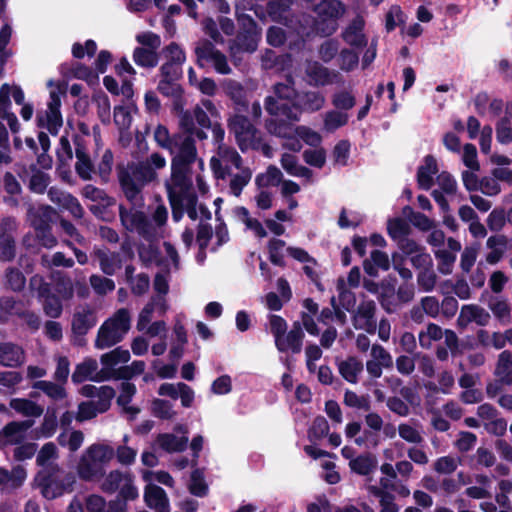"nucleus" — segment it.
<instances>
[{"label": "nucleus", "instance_id": "nucleus-62", "mask_svg": "<svg viewBox=\"0 0 512 512\" xmlns=\"http://www.w3.org/2000/svg\"><path fill=\"white\" fill-rule=\"evenodd\" d=\"M101 413L99 410V404L97 402L88 401L83 402L78 407L76 419L80 422L90 420Z\"/></svg>", "mask_w": 512, "mask_h": 512}, {"label": "nucleus", "instance_id": "nucleus-49", "mask_svg": "<svg viewBox=\"0 0 512 512\" xmlns=\"http://www.w3.org/2000/svg\"><path fill=\"white\" fill-rule=\"evenodd\" d=\"M130 360V353L124 349H114L113 351L101 356V363L106 368H112L120 363H127Z\"/></svg>", "mask_w": 512, "mask_h": 512}, {"label": "nucleus", "instance_id": "nucleus-39", "mask_svg": "<svg viewBox=\"0 0 512 512\" xmlns=\"http://www.w3.org/2000/svg\"><path fill=\"white\" fill-rule=\"evenodd\" d=\"M133 60L141 67H155L158 63V54L157 51L145 47H137L133 52Z\"/></svg>", "mask_w": 512, "mask_h": 512}, {"label": "nucleus", "instance_id": "nucleus-15", "mask_svg": "<svg viewBox=\"0 0 512 512\" xmlns=\"http://www.w3.org/2000/svg\"><path fill=\"white\" fill-rule=\"evenodd\" d=\"M198 62L201 66L212 65L220 74H229L231 69L223 53L209 42H202L196 47Z\"/></svg>", "mask_w": 512, "mask_h": 512}, {"label": "nucleus", "instance_id": "nucleus-61", "mask_svg": "<svg viewBox=\"0 0 512 512\" xmlns=\"http://www.w3.org/2000/svg\"><path fill=\"white\" fill-rule=\"evenodd\" d=\"M72 74L75 78L86 81L89 85L93 86L99 82V75L97 72L92 71L89 67L82 64H77Z\"/></svg>", "mask_w": 512, "mask_h": 512}, {"label": "nucleus", "instance_id": "nucleus-13", "mask_svg": "<svg viewBox=\"0 0 512 512\" xmlns=\"http://www.w3.org/2000/svg\"><path fill=\"white\" fill-rule=\"evenodd\" d=\"M241 157L232 148L224 144L218 145L217 155L213 156L210 161L211 168L217 178H225L231 168H239Z\"/></svg>", "mask_w": 512, "mask_h": 512}, {"label": "nucleus", "instance_id": "nucleus-24", "mask_svg": "<svg viewBox=\"0 0 512 512\" xmlns=\"http://www.w3.org/2000/svg\"><path fill=\"white\" fill-rule=\"evenodd\" d=\"M365 20L363 16H356L343 32V38L351 46L362 47L367 43V39L363 33Z\"/></svg>", "mask_w": 512, "mask_h": 512}, {"label": "nucleus", "instance_id": "nucleus-29", "mask_svg": "<svg viewBox=\"0 0 512 512\" xmlns=\"http://www.w3.org/2000/svg\"><path fill=\"white\" fill-rule=\"evenodd\" d=\"M364 271L372 277L378 275V269L387 271L390 268V260L386 253L375 250L371 253L370 259L363 263Z\"/></svg>", "mask_w": 512, "mask_h": 512}, {"label": "nucleus", "instance_id": "nucleus-26", "mask_svg": "<svg viewBox=\"0 0 512 512\" xmlns=\"http://www.w3.org/2000/svg\"><path fill=\"white\" fill-rule=\"evenodd\" d=\"M306 76L311 85L324 86L333 82L335 74L318 62H309L306 68Z\"/></svg>", "mask_w": 512, "mask_h": 512}, {"label": "nucleus", "instance_id": "nucleus-8", "mask_svg": "<svg viewBox=\"0 0 512 512\" xmlns=\"http://www.w3.org/2000/svg\"><path fill=\"white\" fill-rule=\"evenodd\" d=\"M345 6L338 0H323L320 2L316 11L319 20L316 29L323 35H331L338 27L337 20L345 14Z\"/></svg>", "mask_w": 512, "mask_h": 512}, {"label": "nucleus", "instance_id": "nucleus-20", "mask_svg": "<svg viewBox=\"0 0 512 512\" xmlns=\"http://www.w3.org/2000/svg\"><path fill=\"white\" fill-rule=\"evenodd\" d=\"M144 501L155 512H170L169 500L165 491L155 484L146 485Z\"/></svg>", "mask_w": 512, "mask_h": 512}, {"label": "nucleus", "instance_id": "nucleus-16", "mask_svg": "<svg viewBox=\"0 0 512 512\" xmlns=\"http://www.w3.org/2000/svg\"><path fill=\"white\" fill-rule=\"evenodd\" d=\"M110 373L106 369L99 370L95 359L87 358L76 365L72 374L74 383H82L86 380L101 382L109 379Z\"/></svg>", "mask_w": 512, "mask_h": 512}, {"label": "nucleus", "instance_id": "nucleus-63", "mask_svg": "<svg viewBox=\"0 0 512 512\" xmlns=\"http://www.w3.org/2000/svg\"><path fill=\"white\" fill-rule=\"evenodd\" d=\"M499 179L492 176H485L480 179V185L478 190L487 196H496L501 192V185Z\"/></svg>", "mask_w": 512, "mask_h": 512}, {"label": "nucleus", "instance_id": "nucleus-14", "mask_svg": "<svg viewBox=\"0 0 512 512\" xmlns=\"http://www.w3.org/2000/svg\"><path fill=\"white\" fill-rule=\"evenodd\" d=\"M55 211L48 206H41L37 210H29V219L37 230V236L43 246L53 247L56 243V239L47 233L49 223L52 221Z\"/></svg>", "mask_w": 512, "mask_h": 512}, {"label": "nucleus", "instance_id": "nucleus-52", "mask_svg": "<svg viewBox=\"0 0 512 512\" xmlns=\"http://www.w3.org/2000/svg\"><path fill=\"white\" fill-rule=\"evenodd\" d=\"M496 139L503 145H508L512 142V125L506 115L496 123Z\"/></svg>", "mask_w": 512, "mask_h": 512}, {"label": "nucleus", "instance_id": "nucleus-60", "mask_svg": "<svg viewBox=\"0 0 512 512\" xmlns=\"http://www.w3.org/2000/svg\"><path fill=\"white\" fill-rule=\"evenodd\" d=\"M58 450L54 443L49 442L43 445L37 455V463L40 466H46L50 464L51 461L57 459Z\"/></svg>", "mask_w": 512, "mask_h": 512}, {"label": "nucleus", "instance_id": "nucleus-18", "mask_svg": "<svg viewBox=\"0 0 512 512\" xmlns=\"http://www.w3.org/2000/svg\"><path fill=\"white\" fill-rule=\"evenodd\" d=\"M304 333L300 325L295 324L289 332L274 340L275 346L279 352L300 353L302 350V341Z\"/></svg>", "mask_w": 512, "mask_h": 512}, {"label": "nucleus", "instance_id": "nucleus-45", "mask_svg": "<svg viewBox=\"0 0 512 512\" xmlns=\"http://www.w3.org/2000/svg\"><path fill=\"white\" fill-rule=\"evenodd\" d=\"M32 387L43 391L53 400H60L66 396L65 389L61 384H56L50 381L40 380L35 382Z\"/></svg>", "mask_w": 512, "mask_h": 512}, {"label": "nucleus", "instance_id": "nucleus-38", "mask_svg": "<svg viewBox=\"0 0 512 512\" xmlns=\"http://www.w3.org/2000/svg\"><path fill=\"white\" fill-rule=\"evenodd\" d=\"M281 165L283 169L292 176L306 178L311 176V171L308 168L299 165L296 157L291 154H284L282 156Z\"/></svg>", "mask_w": 512, "mask_h": 512}, {"label": "nucleus", "instance_id": "nucleus-22", "mask_svg": "<svg viewBox=\"0 0 512 512\" xmlns=\"http://www.w3.org/2000/svg\"><path fill=\"white\" fill-rule=\"evenodd\" d=\"M487 248L491 251L486 256V261L489 264L498 263L507 250L512 246V240L505 235H494L490 236L486 242Z\"/></svg>", "mask_w": 512, "mask_h": 512}, {"label": "nucleus", "instance_id": "nucleus-42", "mask_svg": "<svg viewBox=\"0 0 512 512\" xmlns=\"http://www.w3.org/2000/svg\"><path fill=\"white\" fill-rule=\"evenodd\" d=\"M128 474V472H122L119 470L111 471L102 481V490L108 493H113L119 490Z\"/></svg>", "mask_w": 512, "mask_h": 512}, {"label": "nucleus", "instance_id": "nucleus-7", "mask_svg": "<svg viewBox=\"0 0 512 512\" xmlns=\"http://www.w3.org/2000/svg\"><path fill=\"white\" fill-rule=\"evenodd\" d=\"M294 94V89L289 85H276L275 97H269L266 100L267 111L271 115L278 117L280 121H283L284 119L297 121L301 111L291 102V98Z\"/></svg>", "mask_w": 512, "mask_h": 512}, {"label": "nucleus", "instance_id": "nucleus-27", "mask_svg": "<svg viewBox=\"0 0 512 512\" xmlns=\"http://www.w3.org/2000/svg\"><path fill=\"white\" fill-rule=\"evenodd\" d=\"M38 294L43 299V308L47 316L57 318L62 313V304L58 297L51 294L47 284L40 285Z\"/></svg>", "mask_w": 512, "mask_h": 512}, {"label": "nucleus", "instance_id": "nucleus-48", "mask_svg": "<svg viewBox=\"0 0 512 512\" xmlns=\"http://www.w3.org/2000/svg\"><path fill=\"white\" fill-rule=\"evenodd\" d=\"M407 16L399 5H393L388 10L385 17V28L388 32L394 30L397 26L406 22Z\"/></svg>", "mask_w": 512, "mask_h": 512}, {"label": "nucleus", "instance_id": "nucleus-53", "mask_svg": "<svg viewBox=\"0 0 512 512\" xmlns=\"http://www.w3.org/2000/svg\"><path fill=\"white\" fill-rule=\"evenodd\" d=\"M281 179V171L275 166H270L265 173L257 176L256 183L260 187L276 186L281 182Z\"/></svg>", "mask_w": 512, "mask_h": 512}, {"label": "nucleus", "instance_id": "nucleus-33", "mask_svg": "<svg viewBox=\"0 0 512 512\" xmlns=\"http://www.w3.org/2000/svg\"><path fill=\"white\" fill-rule=\"evenodd\" d=\"M24 353L22 349L13 344L0 346V363L5 366H16L23 362Z\"/></svg>", "mask_w": 512, "mask_h": 512}, {"label": "nucleus", "instance_id": "nucleus-6", "mask_svg": "<svg viewBox=\"0 0 512 512\" xmlns=\"http://www.w3.org/2000/svg\"><path fill=\"white\" fill-rule=\"evenodd\" d=\"M155 177L156 173L149 164L129 167L126 171L122 172L120 182L128 200L134 204H139L141 202V188Z\"/></svg>", "mask_w": 512, "mask_h": 512}, {"label": "nucleus", "instance_id": "nucleus-50", "mask_svg": "<svg viewBox=\"0 0 512 512\" xmlns=\"http://www.w3.org/2000/svg\"><path fill=\"white\" fill-rule=\"evenodd\" d=\"M188 489L191 494L197 497H204L208 493V485L204 479V475L200 470L192 472Z\"/></svg>", "mask_w": 512, "mask_h": 512}, {"label": "nucleus", "instance_id": "nucleus-19", "mask_svg": "<svg viewBox=\"0 0 512 512\" xmlns=\"http://www.w3.org/2000/svg\"><path fill=\"white\" fill-rule=\"evenodd\" d=\"M176 430L182 435L179 436L173 433L160 434L156 439L157 445L167 452L183 451L188 443L187 429L179 425L176 427Z\"/></svg>", "mask_w": 512, "mask_h": 512}, {"label": "nucleus", "instance_id": "nucleus-9", "mask_svg": "<svg viewBox=\"0 0 512 512\" xmlns=\"http://www.w3.org/2000/svg\"><path fill=\"white\" fill-rule=\"evenodd\" d=\"M230 132L234 134L236 141L242 151L257 148L260 144V137L257 130L243 116L235 115L229 121Z\"/></svg>", "mask_w": 512, "mask_h": 512}, {"label": "nucleus", "instance_id": "nucleus-21", "mask_svg": "<svg viewBox=\"0 0 512 512\" xmlns=\"http://www.w3.org/2000/svg\"><path fill=\"white\" fill-rule=\"evenodd\" d=\"M489 320L490 314L484 308L477 305H464L461 308L457 323L460 327L465 328L472 322L485 326Z\"/></svg>", "mask_w": 512, "mask_h": 512}, {"label": "nucleus", "instance_id": "nucleus-4", "mask_svg": "<svg viewBox=\"0 0 512 512\" xmlns=\"http://www.w3.org/2000/svg\"><path fill=\"white\" fill-rule=\"evenodd\" d=\"M10 96L18 105H23L25 96L23 90L19 86H10L3 84L0 87V119L7 122L12 133H17L20 130V123L16 115L11 111ZM8 144V132L5 126L0 123V147H6Z\"/></svg>", "mask_w": 512, "mask_h": 512}, {"label": "nucleus", "instance_id": "nucleus-47", "mask_svg": "<svg viewBox=\"0 0 512 512\" xmlns=\"http://www.w3.org/2000/svg\"><path fill=\"white\" fill-rule=\"evenodd\" d=\"M348 114L341 111H329L324 116V129L333 132L348 122Z\"/></svg>", "mask_w": 512, "mask_h": 512}, {"label": "nucleus", "instance_id": "nucleus-56", "mask_svg": "<svg viewBox=\"0 0 512 512\" xmlns=\"http://www.w3.org/2000/svg\"><path fill=\"white\" fill-rule=\"evenodd\" d=\"M294 133L309 146L318 147L322 142L321 135L306 126L296 127Z\"/></svg>", "mask_w": 512, "mask_h": 512}, {"label": "nucleus", "instance_id": "nucleus-2", "mask_svg": "<svg viewBox=\"0 0 512 512\" xmlns=\"http://www.w3.org/2000/svg\"><path fill=\"white\" fill-rule=\"evenodd\" d=\"M114 456L115 450L113 447L101 443L92 444L81 455L77 466L78 475L84 480L97 479L103 475L104 466Z\"/></svg>", "mask_w": 512, "mask_h": 512}, {"label": "nucleus", "instance_id": "nucleus-11", "mask_svg": "<svg viewBox=\"0 0 512 512\" xmlns=\"http://www.w3.org/2000/svg\"><path fill=\"white\" fill-rule=\"evenodd\" d=\"M50 88V100L48 102L46 112V124L39 118V126H45L50 133L57 134L59 128L62 126L63 120L60 112L61 100L60 94L63 93V88L59 83L49 80L47 83Z\"/></svg>", "mask_w": 512, "mask_h": 512}, {"label": "nucleus", "instance_id": "nucleus-35", "mask_svg": "<svg viewBox=\"0 0 512 512\" xmlns=\"http://www.w3.org/2000/svg\"><path fill=\"white\" fill-rule=\"evenodd\" d=\"M96 256L102 271L107 275H113L121 267V259L117 253L98 250Z\"/></svg>", "mask_w": 512, "mask_h": 512}, {"label": "nucleus", "instance_id": "nucleus-58", "mask_svg": "<svg viewBox=\"0 0 512 512\" xmlns=\"http://www.w3.org/2000/svg\"><path fill=\"white\" fill-rule=\"evenodd\" d=\"M152 412L155 416L163 419H171L176 415L172 403L162 399L153 400Z\"/></svg>", "mask_w": 512, "mask_h": 512}, {"label": "nucleus", "instance_id": "nucleus-41", "mask_svg": "<svg viewBox=\"0 0 512 512\" xmlns=\"http://www.w3.org/2000/svg\"><path fill=\"white\" fill-rule=\"evenodd\" d=\"M166 57L169 59V62L164 64L161 68L164 74L170 73L171 70H173V73H176L174 65H179L185 61L183 50L176 44H171L167 47Z\"/></svg>", "mask_w": 512, "mask_h": 512}, {"label": "nucleus", "instance_id": "nucleus-3", "mask_svg": "<svg viewBox=\"0 0 512 512\" xmlns=\"http://www.w3.org/2000/svg\"><path fill=\"white\" fill-rule=\"evenodd\" d=\"M121 221L123 225L131 231H136L141 235L151 237L156 234V229L163 226L168 217L166 207L161 203H156L152 212L153 223H150L143 212L131 209L130 211L121 210Z\"/></svg>", "mask_w": 512, "mask_h": 512}, {"label": "nucleus", "instance_id": "nucleus-57", "mask_svg": "<svg viewBox=\"0 0 512 512\" xmlns=\"http://www.w3.org/2000/svg\"><path fill=\"white\" fill-rule=\"evenodd\" d=\"M164 249L166 253V260H161L159 265L162 267V270L166 273L171 271H176L179 267L178 265V254L174 247L170 243L164 244Z\"/></svg>", "mask_w": 512, "mask_h": 512}, {"label": "nucleus", "instance_id": "nucleus-1", "mask_svg": "<svg viewBox=\"0 0 512 512\" xmlns=\"http://www.w3.org/2000/svg\"><path fill=\"white\" fill-rule=\"evenodd\" d=\"M194 161H196V149L193 141L187 137L182 142L179 153L172 161L171 179L166 184L175 221H179L184 212L192 220H196L199 216L198 210L201 214H207V217H210L209 212L204 207L197 206V199L192 193L190 164Z\"/></svg>", "mask_w": 512, "mask_h": 512}, {"label": "nucleus", "instance_id": "nucleus-12", "mask_svg": "<svg viewBox=\"0 0 512 512\" xmlns=\"http://www.w3.org/2000/svg\"><path fill=\"white\" fill-rule=\"evenodd\" d=\"M42 486V494L45 498L53 499L64 492L71 491L75 483V477L72 474L62 475L57 467L55 472L48 475L45 479L38 478Z\"/></svg>", "mask_w": 512, "mask_h": 512}, {"label": "nucleus", "instance_id": "nucleus-44", "mask_svg": "<svg viewBox=\"0 0 512 512\" xmlns=\"http://www.w3.org/2000/svg\"><path fill=\"white\" fill-rule=\"evenodd\" d=\"M298 102L302 106L303 110L314 112L320 110L324 106L325 97L318 92H307L299 98Z\"/></svg>", "mask_w": 512, "mask_h": 512}, {"label": "nucleus", "instance_id": "nucleus-31", "mask_svg": "<svg viewBox=\"0 0 512 512\" xmlns=\"http://www.w3.org/2000/svg\"><path fill=\"white\" fill-rule=\"evenodd\" d=\"M10 407L25 417H40L43 413V408L40 405L25 398L12 399Z\"/></svg>", "mask_w": 512, "mask_h": 512}, {"label": "nucleus", "instance_id": "nucleus-55", "mask_svg": "<svg viewBox=\"0 0 512 512\" xmlns=\"http://www.w3.org/2000/svg\"><path fill=\"white\" fill-rule=\"evenodd\" d=\"M142 478L147 484H154V482H158L168 487H172L174 484L172 476L165 471L145 470L142 473Z\"/></svg>", "mask_w": 512, "mask_h": 512}, {"label": "nucleus", "instance_id": "nucleus-51", "mask_svg": "<svg viewBox=\"0 0 512 512\" xmlns=\"http://www.w3.org/2000/svg\"><path fill=\"white\" fill-rule=\"evenodd\" d=\"M76 171L81 178L88 180L93 173V165L88 155L82 150H76Z\"/></svg>", "mask_w": 512, "mask_h": 512}, {"label": "nucleus", "instance_id": "nucleus-10", "mask_svg": "<svg viewBox=\"0 0 512 512\" xmlns=\"http://www.w3.org/2000/svg\"><path fill=\"white\" fill-rule=\"evenodd\" d=\"M239 22L245 31L237 36L235 43L231 46V55L234 58H237L241 52H254L260 38L256 24L249 16H239Z\"/></svg>", "mask_w": 512, "mask_h": 512}, {"label": "nucleus", "instance_id": "nucleus-28", "mask_svg": "<svg viewBox=\"0 0 512 512\" xmlns=\"http://www.w3.org/2000/svg\"><path fill=\"white\" fill-rule=\"evenodd\" d=\"M437 163L432 156H426L424 163L419 167L417 173L418 185L424 190H428L433 185V178L437 173Z\"/></svg>", "mask_w": 512, "mask_h": 512}, {"label": "nucleus", "instance_id": "nucleus-40", "mask_svg": "<svg viewBox=\"0 0 512 512\" xmlns=\"http://www.w3.org/2000/svg\"><path fill=\"white\" fill-rule=\"evenodd\" d=\"M369 492L380 499L381 512H398L399 507L394 501V496L387 491H383L377 486L368 487Z\"/></svg>", "mask_w": 512, "mask_h": 512}, {"label": "nucleus", "instance_id": "nucleus-64", "mask_svg": "<svg viewBox=\"0 0 512 512\" xmlns=\"http://www.w3.org/2000/svg\"><path fill=\"white\" fill-rule=\"evenodd\" d=\"M507 222L504 209H494L487 217V225L491 231H500Z\"/></svg>", "mask_w": 512, "mask_h": 512}, {"label": "nucleus", "instance_id": "nucleus-32", "mask_svg": "<svg viewBox=\"0 0 512 512\" xmlns=\"http://www.w3.org/2000/svg\"><path fill=\"white\" fill-rule=\"evenodd\" d=\"M342 377L350 383H356L363 370V364L355 357H349L338 365Z\"/></svg>", "mask_w": 512, "mask_h": 512}, {"label": "nucleus", "instance_id": "nucleus-43", "mask_svg": "<svg viewBox=\"0 0 512 512\" xmlns=\"http://www.w3.org/2000/svg\"><path fill=\"white\" fill-rule=\"evenodd\" d=\"M207 112L211 115H216L217 113L215 106L210 100H203L201 106H197L194 109L195 120L203 128H209L211 126Z\"/></svg>", "mask_w": 512, "mask_h": 512}, {"label": "nucleus", "instance_id": "nucleus-46", "mask_svg": "<svg viewBox=\"0 0 512 512\" xmlns=\"http://www.w3.org/2000/svg\"><path fill=\"white\" fill-rule=\"evenodd\" d=\"M133 268L130 266L126 267V277L131 284V288L133 293L137 295L144 294L149 288V277L145 274H138L136 277H133Z\"/></svg>", "mask_w": 512, "mask_h": 512}, {"label": "nucleus", "instance_id": "nucleus-34", "mask_svg": "<svg viewBox=\"0 0 512 512\" xmlns=\"http://www.w3.org/2000/svg\"><path fill=\"white\" fill-rule=\"evenodd\" d=\"M135 392L136 387L134 384L123 382L121 384L120 395L117 399L118 404L123 408L124 412L130 416L131 419L139 413V409L137 407L129 405Z\"/></svg>", "mask_w": 512, "mask_h": 512}, {"label": "nucleus", "instance_id": "nucleus-36", "mask_svg": "<svg viewBox=\"0 0 512 512\" xmlns=\"http://www.w3.org/2000/svg\"><path fill=\"white\" fill-rule=\"evenodd\" d=\"M136 110L137 107L133 102H128L114 109V122L121 131L130 127L132 123V113L136 112Z\"/></svg>", "mask_w": 512, "mask_h": 512}, {"label": "nucleus", "instance_id": "nucleus-17", "mask_svg": "<svg viewBox=\"0 0 512 512\" xmlns=\"http://www.w3.org/2000/svg\"><path fill=\"white\" fill-rule=\"evenodd\" d=\"M33 426V421L25 420L11 422L0 432V448L5 445L18 444L26 437L27 431Z\"/></svg>", "mask_w": 512, "mask_h": 512}, {"label": "nucleus", "instance_id": "nucleus-30", "mask_svg": "<svg viewBox=\"0 0 512 512\" xmlns=\"http://www.w3.org/2000/svg\"><path fill=\"white\" fill-rule=\"evenodd\" d=\"M377 466V459L371 453L361 454L351 459L349 467L351 471L359 475H368L375 470Z\"/></svg>", "mask_w": 512, "mask_h": 512}, {"label": "nucleus", "instance_id": "nucleus-25", "mask_svg": "<svg viewBox=\"0 0 512 512\" xmlns=\"http://www.w3.org/2000/svg\"><path fill=\"white\" fill-rule=\"evenodd\" d=\"M97 322L95 313L88 307L79 308L73 316L72 329L75 333L83 335L87 333Z\"/></svg>", "mask_w": 512, "mask_h": 512}, {"label": "nucleus", "instance_id": "nucleus-54", "mask_svg": "<svg viewBox=\"0 0 512 512\" xmlns=\"http://www.w3.org/2000/svg\"><path fill=\"white\" fill-rule=\"evenodd\" d=\"M305 162L311 166L322 168L326 162V150L322 147L307 149L303 153Z\"/></svg>", "mask_w": 512, "mask_h": 512}, {"label": "nucleus", "instance_id": "nucleus-23", "mask_svg": "<svg viewBox=\"0 0 512 512\" xmlns=\"http://www.w3.org/2000/svg\"><path fill=\"white\" fill-rule=\"evenodd\" d=\"M374 312L375 303L373 301L362 302L354 316L355 328L373 333L375 330Z\"/></svg>", "mask_w": 512, "mask_h": 512}, {"label": "nucleus", "instance_id": "nucleus-37", "mask_svg": "<svg viewBox=\"0 0 512 512\" xmlns=\"http://www.w3.org/2000/svg\"><path fill=\"white\" fill-rule=\"evenodd\" d=\"M83 441V433L77 430H65L58 436V443L71 452L77 451L82 446Z\"/></svg>", "mask_w": 512, "mask_h": 512}, {"label": "nucleus", "instance_id": "nucleus-59", "mask_svg": "<svg viewBox=\"0 0 512 512\" xmlns=\"http://www.w3.org/2000/svg\"><path fill=\"white\" fill-rule=\"evenodd\" d=\"M462 161L464 165L470 170L478 171L480 169V164L478 162L477 156V149L473 144L467 143L464 145Z\"/></svg>", "mask_w": 512, "mask_h": 512}, {"label": "nucleus", "instance_id": "nucleus-5", "mask_svg": "<svg viewBox=\"0 0 512 512\" xmlns=\"http://www.w3.org/2000/svg\"><path fill=\"white\" fill-rule=\"evenodd\" d=\"M130 329V313L127 309H119L99 328L95 346L98 349L109 348L127 334Z\"/></svg>", "mask_w": 512, "mask_h": 512}]
</instances>
